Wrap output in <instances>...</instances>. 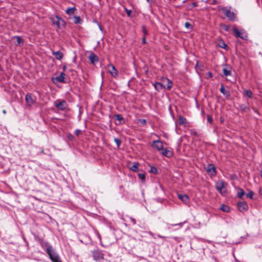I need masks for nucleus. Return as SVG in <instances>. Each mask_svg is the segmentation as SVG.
I'll return each instance as SVG.
<instances>
[{"label": "nucleus", "instance_id": "f257e3e1", "mask_svg": "<svg viewBox=\"0 0 262 262\" xmlns=\"http://www.w3.org/2000/svg\"><path fill=\"white\" fill-rule=\"evenodd\" d=\"M40 245L52 262H62L59 255L56 252L53 246L50 245L48 242H41Z\"/></svg>", "mask_w": 262, "mask_h": 262}, {"label": "nucleus", "instance_id": "f03ea898", "mask_svg": "<svg viewBox=\"0 0 262 262\" xmlns=\"http://www.w3.org/2000/svg\"><path fill=\"white\" fill-rule=\"evenodd\" d=\"M226 184L223 180H220L216 182L215 187L216 189L220 192L222 195H225L227 192V189L226 187Z\"/></svg>", "mask_w": 262, "mask_h": 262}, {"label": "nucleus", "instance_id": "7ed1b4c3", "mask_svg": "<svg viewBox=\"0 0 262 262\" xmlns=\"http://www.w3.org/2000/svg\"><path fill=\"white\" fill-rule=\"evenodd\" d=\"M50 19L53 24L56 25L58 29L60 28L61 27H65L66 26L65 21L57 15L51 17Z\"/></svg>", "mask_w": 262, "mask_h": 262}, {"label": "nucleus", "instance_id": "20e7f679", "mask_svg": "<svg viewBox=\"0 0 262 262\" xmlns=\"http://www.w3.org/2000/svg\"><path fill=\"white\" fill-rule=\"evenodd\" d=\"M233 31L236 37H239L243 39L247 40L248 38V35L244 29L239 30L236 27L233 28Z\"/></svg>", "mask_w": 262, "mask_h": 262}, {"label": "nucleus", "instance_id": "39448f33", "mask_svg": "<svg viewBox=\"0 0 262 262\" xmlns=\"http://www.w3.org/2000/svg\"><path fill=\"white\" fill-rule=\"evenodd\" d=\"M223 12L227 16V17L230 20H233L235 19V13L231 11V8L223 7L222 8Z\"/></svg>", "mask_w": 262, "mask_h": 262}, {"label": "nucleus", "instance_id": "423d86ee", "mask_svg": "<svg viewBox=\"0 0 262 262\" xmlns=\"http://www.w3.org/2000/svg\"><path fill=\"white\" fill-rule=\"evenodd\" d=\"M93 259L95 261H99L104 259V254L102 251L96 249L92 251Z\"/></svg>", "mask_w": 262, "mask_h": 262}, {"label": "nucleus", "instance_id": "0eeeda50", "mask_svg": "<svg viewBox=\"0 0 262 262\" xmlns=\"http://www.w3.org/2000/svg\"><path fill=\"white\" fill-rule=\"evenodd\" d=\"M162 84H164L163 88L167 90H170L172 86V82L166 77H162L161 78Z\"/></svg>", "mask_w": 262, "mask_h": 262}, {"label": "nucleus", "instance_id": "6e6552de", "mask_svg": "<svg viewBox=\"0 0 262 262\" xmlns=\"http://www.w3.org/2000/svg\"><path fill=\"white\" fill-rule=\"evenodd\" d=\"M237 207L239 211L244 212L248 210V206L245 202H239L237 203Z\"/></svg>", "mask_w": 262, "mask_h": 262}, {"label": "nucleus", "instance_id": "1a4fd4ad", "mask_svg": "<svg viewBox=\"0 0 262 262\" xmlns=\"http://www.w3.org/2000/svg\"><path fill=\"white\" fill-rule=\"evenodd\" d=\"M67 103L66 101L62 100L59 102V103H55V107L59 110L64 111L67 107Z\"/></svg>", "mask_w": 262, "mask_h": 262}, {"label": "nucleus", "instance_id": "9d476101", "mask_svg": "<svg viewBox=\"0 0 262 262\" xmlns=\"http://www.w3.org/2000/svg\"><path fill=\"white\" fill-rule=\"evenodd\" d=\"M152 146L159 151H161L162 149H163V145L162 141L159 140L154 141L152 142Z\"/></svg>", "mask_w": 262, "mask_h": 262}, {"label": "nucleus", "instance_id": "9b49d317", "mask_svg": "<svg viewBox=\"0 0 262 262\" xmlns=\"http://www.w3.org/2000/svg\"><path fill=\"white\" fill-rule=\"evenodd\" d=\"M108 71L111 75L114 77H116L118 75V71L117 69L112 64H110L108 66Z\"/></svg>", "mask_w": 262, "mask_h": 262}, {"label": "nucleus", "instance_id": "f8f14e48", "mask_svg": "<svg viewBox=\"0 0 262 262\" xmlns=\"http://www.w3.org/2000/svg\"><path fill=\"white\" fill-rule=\"evenodd\" d=\"M231 69L232 68L229 65H226L225 67L223 69V76H229L231 75Z\"/></svg>", "mask_w": 262, "mask_h": 262}, {"label": "nucleus", "instance_id": "ddd939ff", "mask_svg": "<svg viewBox=\"0 0 262 262\" xmlns=\"http://www.w3.org/2000/svg\"><path fill=\"white\" fill-rule=\"evenodd\" d=\"M161 154L167 158L171 157L173 156V152L167 148H163L161 150Z\"/></svg>", "mask_w": 262, "mask_h": 262}, {"label": "nucleus", "instance_id": "4468645a", "mask_svg": "<svg viewBox=\"0 0 262 262\" xmlns=\"http://www.w3.org/2000/svg\"><path fill=\"white\" fill-rule=\"evenodd\" d=\"M52 55L54 56L55 58L58 60H61L63 57V55L60 51L52 52Z\"/></svg>", "mask_w": 262, "mask_h": 262}, {"label": "nucleus", "instance_id": "2eb2a0df", "mask_svg": "<svg viewBox=\"0 0 262 262\" xmlns=\"http://www.w3.org/2000/svg\"><path fill=\"white\" fill-rule=\"evenodd\" d=\"M89 59L93 64H95L99 61L98 57L93 53H91L90 55Z\"/></svg>", "mask_w": 262, "mask_h": 262}, {"label": "nucleus", "instance_id": "dca6fc26", "mask_svg": "<svg viewBox=\"0 0 262 262\" xmlns=\"http://www.w3.org/2000/svg\"><path fill=\"white\" fill-rule=\"evenodd\" d=\"M178 198L186 204L189 201V198L186 194H178Z\"/></svg>", "mask_w": 262, "mask_h": 262}, {"label": "nucleus", "instance_id": "f3484780", "mask_svg": "<svg viewBox=\"0 0 262 262\" xmlns=\"http://www.w3.org/2000/svg\"><path fill=\"white\" fill-rule=\"evenodd\" d=\"M25 100L26 102L29 105H31L33 104L34 100L32 97V95L31 94L28 93L25 97Z\"/></svg>", "mask_w": 262, "mask_h": 262}, {"label": "nucleus", "instance_id": "a211bd4d", "mask_svg": "<svg viewBox=\"0 0 262 262\" xmlns=\"http://www.w3.org/2000/svg\"><path fill=\"white\" fill-rule=\"evenodd\" d=\"M115 117H116V120L119 121V123H118V124H123L125 123L124 119L121 114H116ZM116 124L118 125V123H116Z\"/></svg>", "mask_w": 262, "mask_h": 262}, {"label": "nucleus", "instance_id": "6ab92c4d", "mask_svg": "<svg viewBox=\"0 0 262 262\" xmlns=\"http://www.w3.org/2000/svg\"><path fill=\"white\" fill-rule=\"evenodd\" d=\"M154 86L156 90L157 91H160L162 89V88H164V84H162V82L161 83L156 82L154 84Z\"/></svg>", "mask_w": 262, "mask_h": 262}, {"label": "nucleus", "instance_id": "aec40b11", "mask_svg": "<svg viewBox=\"0 0 262 262\" xmlns=\"http://www.w3.org/2000/svg\"><path fill=\"white\" fill-rule=\"evenodd\" d=\"M206 171L208 172L209 174L210 175V176H212L213 175V164H208L206 167L205 168Z\"/></svg>", "mask_w": 262, "mask_h": 262}, {"label": "nucleus", "instance_id": "412c9836", "mask_svg": "<svg viewBox=\"0 0 262 262\" xmlns=\"http://www.w3.org/2000/svg\"><path fill=\"white\" fill-rule=\"evenodd\" d=\"M220 92L226 97H228L230 96V92L229 91L226 90L223 85H221V87L220 88Z\"/></svg>", "mask_w": 262, "mask_h": 262}, {"label": "nucleus", "instance_id": "4be33fe9", "mask_svg": "<svg viewBox=\"0 0 262 262\" xmlns=\"http://www.w3.org/2000/svg\"><path fill=\"white\" fill-rule=\"evenodd\" d=\"M64 76L65 74L63 72L61 73L60 74L56 77V80L60 82L64 83Z\"/></svg>", "mask_w": 262, "mask_h": 262}, {"label": "nucleus", "instance_id": "5701e85b", "mask_svg": "<svg viewBox=\"0 0 262 262\" xmlns=\"http://www.w3.org/2000/svg\"><path fill=\"white\" fill-rule=\"evenodd\" d=\"M219 209L225 212H228L230 211V207L224 204H222Z\"/></svg>", "mask_w": 262, "mask_h": 262}, {"label": "nucleus", "instance_id": "b1692460", "mask_svg": "<svg viewBox=\"0 0 262 262\" xmlns=\"http://www.w3.org/2000/svg\"><path fill=\"white\" fill-rule=\"evenodd\" d=\"M13 38H15L16 39V42L15 43V45L16 46H18L21 43H23V39L19 36H14Z\"/></svg>", "mask_w": 262, "mask_h": 262}, {"label": "nucleus", "instance_id": "393cba45", "mask_svg": "<svg viewBox=\"0 0 262 262\" xmlns=\"http://www.w3.org/2000/svg\"><path fill=\"white\" fill-rule=\"evenodd\" d=\"M76 10L75 7L68 8L66 10V12L68 15H72L74 13V11Z\"/></svg>", "mask_w": 262, "mask_h": 262}, {"label": "nucleus", "instance_id": "a878e982", "mask_svg": "<svg viewBox=\"0 0 262 262\" xmlns=\"http://www.w3.org/2000/svg\"><path fill=\"white\" fill-rule=\"evenodd\" d=\"M130 169L134 172L139 171L138 163H134L133 165L130 167Z\"/></svg>", "mask_w": 262, "mask_h": 262}, {"label": "nucleus", "instance_id": "bb28decb", "mask_svg": "<svg viewBox=\"0 0 262 262\" xmlns=\"http://www.w3.org/2000/svg\"><path fill=\"white\" fill-rule=\"evenodd\" d=\"M82 21V20L81 19L80 16H75L74 17V23L75 24H81Z\"/></svg>", "mask_w": 262, "mask_h": 262}, {"label": "nucleus", "instance_id": "cd10ccee", "mask_svg": "<svg viewBox=\"0 0 262 262\" xmlns=\"http://www.w3.org/2000/svg\"><path fill=\"white\" fill-rule=\"evenodd\" d=\"M245 193L242 189H241V188L238 189V191L237 194V197L241 199L245 195Z\"/></svg>", "mask_w": 262, "mask_h": 262}, {"label": "nucleus", "instance_id": "c85d7f7f", "mask_svg": "<svg viewBox=\"0 0 262 262\" xmlns=\"http://www.w3.org/2000/svg\"><path fill=\"white\" fill-rule=\"evenodd\" d=\"M239 108L243 112H247L249 110V107L245 104H241Z\"/></svg>", "mask_w": 262, "mask_h": 262}, {"label": "nucleus", "instance_id": "c756f323", "mask_svg": "<svg viewBox=\"0 0 262 262\" xmlns=\"http://www.w3.org/2000/svg\"><path fill=\"white\" fill-rule=\"evenodd\" d=\"M186 122V119L182 116L179 117V123L180 125H182Z\"/></svg>", "mask_w": 262, "mask_h": 262}, {"label": "nucleus", "instance_id": "7c9ffc66", "mask_svg": "<svg viewBox=\"0 0 262 262\" xmlns=\"http://www.w3.org/2000/svg\"><path fill=\"white\" fill-rule=\"evenodd\" d=\"M216 45L223 49H225L226 47V44L223 40H220L217 43H216Z\"/></svg>", "mask_w": 262, "mask_h": 262}, {"label": "nucleus", "instance_id": "2f4dec72", "mask_svg": "<svg viewBox=\"0 0 262 262\" xmlns=\"http://www.w3.org/2000/svg\"><path fill=\"white\" fill-rule=\"evenodd\" d=\"M244 92V94L249 98H251L252 97V92L251 90H245Z\"/></svg>", "mask_w": 262, "mask_h": 262}, {"label": "nucleus", "instance_id": "473e14b6", "mask_svg": "<svg viewBox=\"0 0 262 262\" xmlns=\"http://www.w3.org/2000/svg\"><path fill=\"white\" fill-rule=\"evenodd\" d=\"M138 176L142 182H143L145 181V174L144 173H139Z\"/></svg>", "mask_w": 262, "mask_h": 262}, {"label": "nucleus", "instance_id": "72a5a7b5", "mask_svg": "<svg viewBox=\"0 0 262 262\" xmlns=\"http://www.w3.org/2000/svg\"><path fill=\"white\" fill-rule=\"evenodd\" d=\"M150 172L156 174L158 172L157 168L155 166H151L150 169Z\"/></svg>", "mask_w": 262, "mask_h": 262}, {"label": "nucleus", "instance_id": "f704fd0d", "mask_svg": "<svg viewBox=\"0 0 262 262\" xmlns=\"http://www.w3.org/2000/svg\"><path fill=\"white\" fill-rule=\"evenodd\" d=\"M124 11L126 12L127 16L130 17L131 16L132 11L131 10L127 9L126 7H124Z\"/></svg>", "mask_w": 262, "mask_h": 262}, {"label": "nucleus", "instance_id": "c9c22d12", "mask_svg": "<svg viewBox=\"0 0 262 262\" xmlns=\"http://www.w3.org/2000/svg\"><path fill=\"white\" fill-rule=\"evenodd\" d=\"M183 225V223H180L175 224H169V227L179 226L180 227V228H181L182 227Z\"/></svg>", "mask_w": 262, "mask_h": 262}, {"label": "nucleus", "instance_id": "e433bc0d", "mask_svg": "<svg viewBox=\"0 0 262 262\" xmlns=\"http://www.w3.org/2000/svg\"><path fill=\"white\" fill-rule=\"evenodd\" d=\"M207 120L208 123H209L210 124H212V119L211 116L207 115Z\"/></svg>", "mask_w": 262, "mask_h": 262}, {"label": "nucleus", "instance_id": "4c0bfd02", "mask_svg": "<svg viewBox=\"0 0 262 262\" xmlns=\"http://www.w3.org/2000/svg\"><path fill=\"white\" fill-rule=\"evenodd\" d=\"M114 141H115V143L117 145L118 147H119L121 144L120 140L118 138H115Z\"/></svg>", "mask_w": 262, "mask_h": 262}, {"label": "nucleus", "instance_id": "58836bf2", "mask_svg": "<svg viewBox=\"0 0 262 262\" xmlns=\"http://www.w3.org/2000/svg\"><path fill=\"white\" fill-rule=\"evenodd\" d=\"M253 196V192L252 191H250L249 192V193L248 194H247V196L250 199H252Z\"/></svg>", "mask_w": 262, "mask_h": 262}, {"label": "nucleus", "instance_id": "ea45409f", "mask_svg": "<svg viewBox=\"0 0 262 262\" xmlns=\"http://www.w3.org/2000/svg\"><path fill=\"white\" fill-rule=\"evenodd\" d=\"M80 133H81V130L79 129H77L75 130V134L77 136H79Z\"/></svg>", "mask_w": 262, "mask_h": 262}, {"label": "nucleus", "instance_id": "a19ab883", "mask_svg": "<svg viewBox=\"0 0 262 262\" xmlns=\"http://www.w3.org/2000/svg\"><path fill=\"white\" fill-rule=\"evenodd\" d=\"M229 28H230V27L228 25H225L223 26V29L225 31H229Z\"/></svg>", "mask_w": 262, "mask_h": 262}, {"label": "nucleus", "instance_id": "79ce46f5", "mask_svg": "<svg viewBox=\"0 0 262 262\" xmlns=\"http://www.w3.org/2000/svg\"><path fill=\"white\" fill-rule=\"evenodd\" d=\"M185 27L186 28H190L191 27V25L188 22L185 23Z\"/></svg>", "mask_w": 262, "mask_h": 262}, {"label": "nucleus", "instance_id": "37998d69", "mask_svg": "<svg viewBox=\"0 0 262 262\" xmlns=\"http://www.w3.org/2000/svg\"><path fill=\"white\" fill-rule=\"evenodd\" d=\"M132 223L134 224V225H135L136 224V220L132 217H129Z\"/></svg>", "mask_w": 262, "mask_h": 262}, {"label": "nucleus", "instance_id": "c03bdc74", "mask_svg": "<svg viewBox=\"0 0 262 262\" xmlns=\"http://www.w3.org/2000/svg\"><path fill=\"white\" fill-rule=\"evenodd\" d=\"M139 121L143 124V125H146V121L145 119H140Z\"/></svg>", "mask_w": 262, "mask_h": 262}, {"label": "nucleus", "instance_id": "a18cd8bd", "mask_svg": "<svg viewBox=\"0 0 262 262\" xmlns=\"http://www.w3.org/2000/svg\"><path fill=\"white\" fill-rule=\"evenodd\" d=\"M148 234H149L150 236H151L152 237H153L154 238H155V236H154V234L152 232H151V231H149V232H148Z\"/></svg>", "mask_w": 262, "mask_h": 262}, {"label": "nucleus", "instance_id": "49530a36", "mask_svg": "<svg viewBox=\"0 0 262 262\" xmlns=\"http://www.w3.org/2000/svg\"><path fill=\"white\" fill-rule=\"evenodd\" d=\"M81 111H79V115H78V118H79V120H80L81 119Z\"/></svg>", "mask_w": 262, "mask_h": 262}, {"label": "nucleus", "instance_id": "de8ad7c7", "mask_svg": "<svg viewBox=\"0 0 262 262\" xmlns=\"http://www.w3.org/2000/svg\"><path fill=\"white\" fill-rule=\"evenodd\" d=\"M158 236L160 238H166V236H162V235H158Z\"/></svg>", "mask_w": 262, "mask_h": 262}, {"label": "nucleus", "instance_id": "09e8293b", "mask_svg": "<svg viewBox=\"0 0 262 262\" xmlns=\"http://www.w3.org/2000/svg\"><path fill=\"white\" fill-rule=\"evenodd\" d=\"M142 41H143V43H146V39L145 37H143V39H142Z\"/></svg>", "mask_w": 262, "mask_h": 262}, {"label": "nucleus", "instance_id": "8fccbe9b", "mask_svg": "<svg viewBox=\"0 0 262 262\" xmlns=\"http://www.w3.org/2000/svg\"><path fill=\"white\" fill-rule=\"evenodd\" d=\"M208 74H209V77H211L212 76V74L211 72H208Z\"/></svg>", "mask_w": 262, "mask_h": 262}, {"label": "nucleus", "instance_id": "3c124183", "mask_svg": "<svg viewBox=\"0 0 262 262\" xmlns=\"http://www.w3.org/2000/svg\"><path fill=\"white\" fill-rule=\"evenodd\" d=\"M143 31L144 34H146L145 28L144 27H143Z\"/></svg>", "mask_w": 262, "mask_h": 262}, {"label": "nucleus", "instance_id": "603ef678", "mask_svg": "<svg viewBox=\"0 0 262 262\" xmlns=\"http://www.w3.org/2000/svg\"><path fill=\"white\" fill-rule=\"evenodd\" d=\"M259 193L261 195H262V187L259 189Z\"/></svg>", "mask_w": 262, "mask_h": 262}, {"label": "nucleus", "instance_id": "864d4df0", "mask_svg": "<svg viewBox=\"0 0 262 262\" xmlns=\"http://www.w3.org/2000/svg\"><path fill=\"white\" fill-rule=\"evenodd\" d=\"M192 5L194 7H196V4L195 3H192Z\"/></svg>", "mask_w": 262, "mask_h": 262}, {"label": "nucleus", "instance_id": "5fc2aeb1", "mask_svg": "<svg viewBox=\"0 0 262 262\" xmlns=\"http://www.w3.org/2000/svg\"><path fill=\"white\" fill-rule=\"evenodd\" d=\"M70 139L73 140V137L72 135H70L69 137Z\"/></svg>", "mask_w": 262, "mask_h": 262}, {"label": "nucleus", "instance_id": "6e6d98bb", "mask_svg": "<svg viewBox=\"0 0 262 262\" xmlns=\"http://www.w3.org/2000/svg\"><path fill=\"white\" fill-rule=\"evenodd\" d=\"M213 170H214V175L216 173V170H215V168L214 166Z\"/></svg>", "mask_w": 262, "mask_h": 262}, {"label": "nucleus", "instance_id": "4d7b16f0", "mask_svg": "<svg viewBox=\"0 0 262 262\" xmlns=\"http://www.w3.org/2000/svg\"><path fill=\"white\" fill-rule=\"evenodd\" d=\"M3 114H5L6 113V111L5 110H4L3 111Z\"/></svg>", "mask_w": 262, "mask_h": 262}, {"label": "nucleus", "instance_id": "13d9d810", "mask_svg": "<svg viewBox=\"0 0 262 262\" xmlns=\"http://www.w3.org/2000/svg\"><path fill=\"white\" fill-rule=\"evenodd\" d=\"M99 29L101 31L102 30V27H101V26H99Z\"/></svg>", "mask_w": 262, "mask_h": 262}, {"label": "nucleus", "instance_id": "bf43d9fd", "mask_svg": "<svg viewBox=\"0 0 262 262\" xmlns=\"http://www.w3.org/2000/svg\"><path fill=\"white\" fill-rule=\"evenodd\" d=\"M98 237H99V239H101V236H100V235L99 234H98Z\"/></svg>", "mask_w": 262, "mask_h": 262}, {"label": "nucleus", "instance_id": "052dcab7", "mask_svg": "<svg viewBox=\"0 0 262 262\" xmlns=\"http://www.w3.org/2000/svg\"><path fill=\"white\" fill-rule=\"evenodd\" d=\"M213 2H214V4L216 3V0H213Z\"/></svg>", "mask_w": 262, "mask_h": 262}, {"label": "nucleus", "instance_id": "680f3d73", "mask_svg": "<svg viewBox=\"0 0 262 262\" xmlns=\"http://www.w3.org/2000/svg\"><path fill=\"white\" fill-rule=\"evenodd\" d=\"M148 2H151L152 1L151 0H146Z\"/></svg>", "mask_w": 262, "mask_h": 262}, {"label": "nucleus", "instance_id": "e2e57ef3", "mask_svg": "<svg viewBox=\"0 0 262 262\" xmlns=\"http://www.w3.org/2000/svg\"><path fill=\"white\" fill-rule=\"evenodd\" d=\"M63 70H65L66 69V66H64L63 68Z\"/></svg>", "mask_w": 262, "mask_h": 262}, {"label": "nucleus", "instance_id": "0e129e2a", "mask_svg": "<svg viewBox=\"0 0 262 262\" xmlns=\"http://www.w3.org/2000/svg\"><path fill=\"white\" fill-rule=\"evenodd\" d=\"M261 177H262V169H261Z\"/></svg>", "mask_w": 262, "mask_h": 262}, {"label": "nucleus", "instance_id": "69168bd1", "mask_svg": "<svg viewBox=\"0 0 262 262\" xmlns=\"http://www.w3.org/2000/svg\"><path fill=\"white\" fill-rule=\"evenodd\" d=\"M2 69L1 68V67L0 66V71H2Z\"/></svg>", "mask_w": 262, "mask_h": 262}]
</instances>
